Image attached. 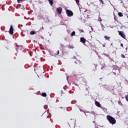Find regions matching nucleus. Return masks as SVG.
Returning <instances> with one entry per match:
<instances>
[{"label":"nucleus","mask_w":128,"mask_h":128,"mask_svg":"<svg viewBox=\"0 0 128 128\" xmlns=\"http://www.w3.org/2000/svg\"><path fill=\"white\" fill-rule=\"evenodd\" d=\"M102 80V78H100V80Z\"/></svg>","instance_id":"nucleus-43"},{"label":"nucleus","mask_w":128,"mask_h":128,"mask_svg":"<svg viewBox=\"0 0 128 128\" xmlns=\"http://www.w3.org/2000/svg\"><path fill=\"white\" fill-rule=\"evenodd\" d=\"M42 96L46 97V93H42Z\"/></svg>","instance_id":"nucleus-16"},{"label":"nucleus","mask_w":128,"mask_h":128,"mask_svg":"<svg viewBox=\"0 0 128 128\" xmlns=\"http://www.w3.org/2000/svg\"><path fill=\"white\" fill-rule=\"evenodd\" d=\"M86 90H88V88H86Z\"/></svg>","instance_id":"nucleus-44"},{"label":"nucleus","mask_w":128,"mask_h":128,"mask_svg":"<svg viewBox=\"0 0 128 128\" xmlns=\"http://www.w3.org/2000/svg\"><path fill=\"white\" fill-rule=\"evenodd\" d=\"M114 20H116V18H114Z\"/></svg>","instance_id":"nucleus-47"},{"label":"nucleus","mask_w":128,"mask_h":128,"mask_svg":"<svg viewBox=\"0 0 128 128\" xmlns=\"http://www.w3.org/2000/svg\"><path fill=\"white\" fill-rule=\"evenodd\" d=\"M110 26V28H112V26Z\"/></svg>","instance_id":"nucleus-41"},{"label":"nucleus","mask_w":128,"mask_h":128,"mask_svg":"<svg viewBox=\"0 0 128 128\" xmlns=\"http://www.w3.org/2000/svg\"><path fill=\"white\" fill-rule=\"evenodd\" d=\"M99 2H102V4H104V1L102 0H99Z\"/></svg>","instance_id":"nucleus-22"},{"label":"nucleus","mask_w":128,"mask_h":128,"mask_svg":"<svg viewBox=\"0 0 128 128\" xmlns=\"http://www.w3.org/2000/svg\"><path fill=\"white\" fill-rule=\"evenodd\" d=\"M121 58H126V56H124V54H121Z\"/></svg>","instance_id":"nucleus-18"},{"label":"nucleus","mask_w":128,"mask_h":128,"mask_svg":"<svg viewBox=\"0 0 128 128\" xmlns=\"http://www.w3.org/2000/svg\"><path fill=\"white\" fill-rule=\"evenodd\" d=\"M73 58H76V57L75 56H74Z\"/></svg>","instance_id":"nucleus-31"},{"label":"nucleus","mask_w":128,"mask_h":128,"mask_svg":"<svg viewBox=\"0 0 128 128\" xmlns=\"http://www.w3.org/2000/svg\"><path fill=\"white\" fill-rule=\"evenodd\" d=\"M104 54V56H106L107 58H110V56H108V54Z\"/></svg>","instance_id":"nucleus-17"},{"label":"nucleus","mask_w":128,"mask_h":128,"mask_svg":"<svg viewBox=\"0 0 128 128\" xmlns=\"http://www.w3.org/2000/svg\"><path fill=\"white\" fill-rule=\"evenodd\" d=\"M48 2H49V4L50 6H52V4H54V0H48Z\"/></svg>","instance_id":"nucleus-9"},{"label":"nucleus","mask_w":128,"mask_h":128,"mask_svg":"<svg viewBox=\"0 0 128 128\" xmlns=\"http://www.w3.org/2000/svg\"><path fill=\"white\" fill-rule=\"evenodd\" d=\"M122 2V1H121V4Z\"/></svg>","instance_id":"nucleus-40"},{"label":"nucleus","mask_w":128,"mask_h":128,"mask_svg":"<svg viewBox=\"0 0 128 128\" xmlns=\"http://www.w3.org/2000/svg\"><path fill=\"white\" fill-rule=\"evenodd\" d=\"M110 4L111 6H114V5H112V3L110 2Z\"/></svg>","instance_id":"nucleus-34"},{"label":"nucleus","mask_w":128,"mask_h":128,"mask_svg":"<svg viewBox=\"0 0 128 128\" xmlns=\"http://www.w3.org/2000/svg\"><path fill=\"white\" fill-rule=\"evenodd\" d=\"M9 32L10 34H14V28H12V26H10V29L9 30Z\"/></svg>","instance_id":"nucleus-5"},{"label":"nucleus","mask_w":128,"mask_h":128,"mask_svg":"<svg viewBox=\"0 0 128 128\" xmlns=\"http://www.w3.org/2000/svg\"><path fill=\"white\" fill-rule=\"evenodd\" d=\"M125 98H126V102H128V95H127L125 96Z\"/></svg>","instance_id":"nucleus-19"},{"label":"nucleus","mask_w":128,"mask_h":128,"mask_svg":"<svg viewBox=\"0 0 128 128\" xmlns=\"http://www.w3.org/2000/svg\"><path fill=\"white\" fill-rule=\"evenodd\" d=\"M95 128H98L96 124H95Z\"/></svg>","instance_id":"nucleus-28"},{"label":"nucleus","mask_w":128,"mask_h":128,"mask_svg":"<svg viewBox=\"0 0 128 128\" xmlns=\"http://www.w3.org/2000/svg\"><path fill=\"white\" fill-rule=\"evenodd\" d=\"M18 2L20 4V2H22V0H17Z\"/></svg>","instance_id":"nucleus-23"},{"label":"nucleus","mask_w":128,"mask_h":128,"mask_svg":"<svg viewBox=\"0 0 128 128\" xmlns=\"http://www.w3.org/2000/svg\"><path fill=\"white\" fill-rule=\"evenodd\" d=\"M36 34V32L34 31H31L30 32V34L31 35H33V34Z\"/></svg>","instance_id":"nucleus-11"},{"label":"nucleus","mask_w":128,"mask_h":128,"mask_svg":"<svg viewBox=\"0 0 128 128\" xmlns=\"http://www.w3.org/2000/svg\"><path fill=\"white\" fill-rule=\"evenodd\" d=\"M61 92L62 94L64 92V91L61 90Z\"/></svg>","instance_id":"nucleus-35"},{"label":"nucleus","mask_w":128,"mask_h":128,"mask_svg":"<svg viewBox=\"0 0 128 128\" xmlns=\"http://www.w3.org/2000/svg\"><path fill=\"white\" fill-rule=\"evenodd\" d=\"M75 34H76V32L74 31L71 34V36H74Z\"/></svg>","instance_id":"nucleus-12"},{"label":"nucleus","mask_w":128,"mask_h":128,"mask_svg":"<svg viewBox=\"0 0 128 128\" xmlns=\"http://www.w3.org/2000/svg\"><path fill=\"white\" fill-rule=\"evenodd\" d=\"M80 42H82V44H86V38H84L81 37L80 38Z\"/></svg>","instance_id":"nucleus-7"},{"label":"nucleus","mask_w":128,"mask_h":128,"mask_svg":"<svg viewBox=\"0 0 128 128\" xmlns=\"http://www.w3.org/2000/svg\"><path fill=\"white\" fill-rule=\"evenodd\" d=\"M102 19H100V22H102Z\"/></svg>","instance_id":"nucleus-36"},{"label":"nucleus","mask_w":128,"mask_h":128,"mask_svg":"<svg viewBox=\"0 0 128 128\" xmlns=\"http://www.w3.org/2000/svg\"><path fill=\"white\" fill-rule=\"evenodd\" d=\"M76 86H78V84H75Z\"/></svg>","instance_id":"nucleus-39"},{"label":"nucleus","mask_w":128,"mask_h":128,"mask_svg":"<svg viewBox=\"0 0 128 128\" xmlns=\"http://www.w3.org/2000/svg\"><path fill=\"white\" fill-rule=\"evenodd\" d=\"M74 48V46H71V48Z\"/></svg>","instance_id":"nucleus-37"},{"label":"nucleus","mask_w":128,"mask_h":128,"mask_svg":"<svg viewBox=\"0 0 128 128\" xmlns=\"http://www.w3.org/2000/svg\"><path fill=\"white\" fill-rule=\"evenodd\" d=\"M40 30H44V26H42V28H40Z\"/></svg>","instance_id":"nucleus-30"},{"label":"nucleus","mask_w":128,"mask_h":128,"mask_svg":"<svg viewBox=\"0 0 128 128\" xmlns=\"http://www.w3.org/2000/svg\"><path fill=\"white\" fill-rule=\"evenodd\" d=\"M90 28H91V30H92V31L94 30V28H92V27L90 26Z\"/></svg>","instance_id":"nucleus-29"},{"label":"nucleus","mask_w":128,"mask_h":128,"mask_svg":"<svg viewBox=\"0 0 128 128\" xmlns=\"http://www.w3.org/2000/svg\"><path fill=\"white\" fill-rule=\"evenodd\" d=\"M100 25L102 26V28H104V24H102V22H100Z\"/></svg>","instance_id":"nucleus-24"},{"label":"nucleus","mask_w":128,"mask_h":128,"mask_svg":"<svg viewBox=\"0 0 128 128\" xmlns=\"http://www.w3.org/2000/svg\"><path fill=\"white\" fill-rule=\"evenodd\" d=\"M111 46H112V44H111Z\"/></svg>","instance_id":"nucleus-42"},{"label":"nucleus","mask_w":128,"mask_h":128,"mask_svg":"<svg viewBox=\"0 0 128 128\" xmlns=\"http://www.w3.org/2000/svg\"><path fill=\"white\" fill-rule=\"evenodd\" d=\"M95 104L96 106H98V108H102V105L98 102L95 101Z\"/></svg>","instance_id":"nucleus-6"},{"label":"nucleus","mask_w":128,"mask_h":128,"mask_svg":"<svg viewBox=\"0 0 128 128\" xmlns=\"http://www.w3.org/2000/svg\"><path fill=\"white\" fill-rule=\"evenodd\" d=\"M118 32L119 34V35L122 38H126V34H124V32L118 30Z\"/></svg>","instance_id":"nucleus-3"},{"label":"nucleus","mask_w":128,"mask_h":128,"mask_svg":"<svg viewBox=\"0 0 128 128\" xmlns=\"http://www.w3.org/2000/svg\"><path fill=\"white\" fill-rule=\"evenodd\" d=\"M80 30V32H84V30Z\"/></svg>","instance_id":"nucleus-25"},{"label":"nucleus","mask_w":128,"mask_h":128,"mask_svg":"<svg viewBox=\"0 0 128 128\" xmlns=\"http://www.w3.org/2000/svg\"><path fill=\"white\" fill-rule=\"evenodd\" d=\"M60 54V50H58L57 51V53H56V56H58V55Z\"/></svg>","instance_id":"nucleus-20"},{"label":"nucleus","mask_w":128,"mask_h":128,"mask_svg":"<svg viewBox=\"0 0 128 128\" xmlns=\"http://www.w3.org/2000/svg\"><path fill=\"white\" fill-rule=\"evenodd\" d=\"M120 46L123 48L124 47V44H120Z\"/></svg>","instance_id":"nucleus-26"},{"label":"nucleus","mask_w":128,"mask_h":128,"mask_svg":"<svg viewBox=\"0 0 128 128\" xmlns=\"http://www.w3.org/2000/svg\"><path fill=\"white\" fill-rule=\"evenodd\" d=\"M118 15L119 16H123L122 13L120 12H119L118 13Z\"/></svg>","instance_id":"nucleus-13"},{"label":"nucleus","mask_w":128,"mask_h":128,"mask_svg":"<svg viewBox=\"0 0 128 128\" xmlns=\"http://www.w3.org/2000/svg\"><path fill=\"white\" fill-rule=\"evenodd\" d=\"M66 78H67V80H68V76L66 77Z\"/></svg>","instance_id":"nucleus-45"},{"label":"nucleus","mask_w":128,"mask_h":128,"mask_svg":"<svg viewBox=\"0 0 128 128\" xmlns=\"http://www.w3.org/2000/svg\"><path fill=\"white\" fill-rule=\"evenodd\" d=\"M75 64H82L81 62H80L78 60H77V62H75Z\"/></svg>","instance_id":"nucleus-21"},{"label":"nucleus","mask_w":128,"mask_h":128,"mask_svg":"<svg viewBox=\"0 0 128 128\" xmlns=\"http://www.w3.org/2000/svg\"><path fill=\"white\" fill-rule=\"evenodd\" d=\"M56 12H58V14H60L62 12V8L59 7L56 8Z\"/></svg>","instance_id":"nucleus-4"},{"label":"nucleus","mask_w":128,"mask_h":128,"mask_svg":"<svg viewBox=\"0 0 128 128\" xmlns=\"http://www.w3.org/2000/svg\"><path fill=\"white\" fill-rule=\"evenodd\" d=\"M95 67L96 68V66H98V65L97 64H95Z\"/></svg>","instance_id":"nucleus-33"},{"label":"nucleus","mask_w":128,"mask_h":128,"mask_svg":"<svg viewBox=\"0 0 128 128\" xmlns=\"http://www.w3.org/2000/svg\"><path fill=\"white\" fill-rule=\"evenodd\" d=\"M104 38H106V40H110V38L108 36H104Z\"/></svg>","instance_id":"nucleus-10"},{"label":"nucleus","mask_w":128,"mask_h":128,"mask_svg":"<svg viewBox=\"0 0 128 128\" xmlns=\"http://www.w3.org/2000/svg\"><path fill=\"white\" fill-rule=\"evenodd\" d=\"M118 104H120V102H118Z\"/></svg>","instance_id":"nucleus-46"},{"label":"nucleus","mask_w":128,"mask_h":128,"mask_svg":"<svg viewBox=\"0 0 128 128\" xmlns=\"http://www.w3.org/2000/svg\"><path fill=\"white\" fill-rule=\"evenodd\" d=\"M106 119L111 124H116V118L110 115L106 116Z\"/></svg>","instance_id":"nucleus-1"},{"label":"nucleus","mask_w":128,"mask_h":128,"mask_svg":"<svg viewBox=\"0 0 128 128\" xmlns=\"http://www.w3.org/2000/svg\"><path fill=\"white\" fill-rule=\"evenodd\" d=\"M102 46H104V48L106 46V45H104V44H103L102 45Z\"/></svg>","instance_id":"nucleus-32"},{"label":"nucleus","mask_w":128,"mask_h":128,"mask_svg":"<svg viewBox=\"0 0 128 128\" xmlns=\"http://www.w3.org/2000/svg\"><path fill=\"white\" fill-rule=\"evenodd\" d=\"M76 2V4L78 6L80 4V0H75Z\"/></svg>","instance_id":"nucleus-15"},{"label":"nucleus","mask_w":128,"mask_h":128,"mask_svg":"<svg viewBox=\"0 0 128 128\" xmlns=\"http://www.w3.org/2000/svg\"><path fill=\"white\" fill-rule=\"evenodd\" d=\"M66 14L69 17L72 16H74V12H72L70 10H66Z\"/></svg>","instance_id":"nucleus-2"},{"label":"nucleus","mask_w":128,"mask_h":128,"mask_svg":"<svg viewBox=\"0 0 128 128\" xmlns=\"http://www.w3.org/2000/svg\"><path fill=\"white\" fill-rule=\"evenodd\" d=\"M76 78H80V75H77Z\"/></svg>","instance_id":"nucleus-27"},{"label":"nucleus","mask_w":128,"mask_h":128,"mask_svg":"<svg viewBox=\"0 0 128 128\" xmlns=\"http://www.w3.org/2000/svg\"><path fill=\"white\" fill-rule=\"evenodd\" d=\"M114 74H120V70L118 69H116V72H114Z\"/></svg>","instance_id":"nucleus-8"},{"label":"nucleus","mask_w":128,"mask_h":128,"mask_svg":"<svg viewBox=\"0 0 128 128\" xmlns=\"http://www.w3.org/2000/svg\"><path fill=\"white\" fill-rule=\"evenodd\" d=\"M102 30H104V28H102Z\"/></svg>","instance_id":"nucleus-38"},{"label":"nucleus","mask_w":128,"mask_h":128,"mask_svg":"<svg viewBox=\"0 0 128 128\" xmlns=\"http://www.w3.org/2000/svg\"><path fill=\"white\" fill-rule=\"evenodd\" d=\"M100 108H102L105 112H106V110H107L106 108H104L101 107Z\"/></svg>","instance_id":"nucleus-14"}]
</instances>
